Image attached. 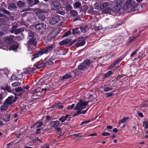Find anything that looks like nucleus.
I'll use <instances>...</instances> for the list:
<instances>
[{
	"label": "nucleus",
	"instance_id": "13",
	"mask_svg": "<svg viewBox=\"0 0 148 148\" xmlns=\"http://www.w3.org/2000/svg\"><path fill=\"white\" fill-rule=\"evenodd\" d=\"M17 8L15 3H11L8 7V9L10 11H16Z\"/></svg>",
	"mask_w": 148,
	"mask_h": 148
},
{
	"label": "nucleus",
	"instance_id": "6",
	"mask_svg": "<svg viewBox=\"0 0 148 148\" xmlns=\"http://www.w3.org/2000/svg\"><path fill=\"white\" fill-rule=\"evenodd\" d=\"M36 39L34 38H31L29 39L27 44L28 47L32 49H34V47H36L37 45V43L35 41Z\"/></svg>",
	"mask_w": 148,
	"mask_h": 148
},
{
	"label": "nucleus",
	"instance_id": "7",
	"mask_svg": "<svg viewBox=\"0 0 148 148\" xmlns=\"http://www.w3.org/2000/svg\"><path fill=\"white\" fill-rule=\"evenodd\" d=\"M60 122L59 121H53L51 124H53L51 125V127L53 128H55V129L57 130V132H60L61 130V129L60 127H58L59 126Z\"/></svg>",
	"mask_w": 148,
	"mask_h": 148
},
{
	"label": "nucleus",
	"instance_id": "52",
	"mask_svg": "<svg viewBox=\"0 0 148 148\" xmlns=\"http://www.w3.org/2000/svg\"><path fill=\"white\" fill-rule=\"evenodd\" d=\"M18 80H21L23 77V75L22 74H19L17 75L16 76Z\"/></svg>",
	"mask_w": 148,
	"mask_h": 148
},
{
	"label": "nucleus",
	"instance_id": "10",
	"mask_svg": "<svg viewBox=\"0 0 148 148\" xmlns=\"http://www.w3.org/2000/svg\"><path fill=\"white\" fill-rule=\"evenodd\" d=\"M44 27V23H36L34 27L36 29L40 30H41Z\"/></svg>",
	"mask_w": 148,
	"mask_h": 148
},
{
	"label": "nucleus",
	"instance_id": "59",
	"mask_svg": "<svg viewBox=\"0 0 148 148\" xmlns=\"http://www.w3.org/2000/svg\"><path fill=\"white\" fill-rule=\"evenodd\" d=\"M11 79L12 80H14L17 79V78L15 75H13L11 77Z\"/></svg>",
	"mask_w": 148,
	"mask_h": 148
},
{
	"label": "nucleus",
	"instance_id": "60",
	"mask_svg": "<svg viewBox=\"0 0 148 148\" xmlns=\"http://www.w3.org/2000/svg\"><path fill=\"white\" fill-rule=\"evenodd\" d=\"M20 85V83L19 82H14L12 84V85L13 86H18V85Z\"/></svg>",
	"mask_w": 148,
	"mask_h": 148
},
{
	"label": "nucleus",
	"instance_id": "33",
	"mask_svg": "<svg viewBox=\"0 0 148 148\" xmlns=\"http://www.w3.org/2000/svg\"><path fill=\"white\" fill-rule=\"evenodd\" d=\"M124 5L126 6L127 8H128L131 7V1L128 0H126L125 2Z\"/></svg>",
	"mask_w": 148,
	"mask_h": 148
},
{
	"label": "nucleus",
	"instance_id": "47",
	"mask_svg": "<svg viewBox=\"0 0 148 148\" xmlns=\"http://www.w3.org/2000/svg\"><path fill=\"white\" fill-rule=\"evenodd\" d=\"M73 136L75 137L76 138H80L82 136V133H79L74 134L73 135Z\"/></svg>",
	"mask_w": 148,
	"mask_h": 148
},
{
	"label": "nucleus",
	"instance_id": "18",
	"mask_svg": "<svg viewBox=\"0 0 148 148\" xmlns=\"http://www.w3.org/2000/svg\"><path fill=\"white\" fill-rule=\"evenodd\" d=\"M18 45L17 43L16 44H13L10 46L9 50H13L16 51V49L18 47Z\"/></svg>",
	"mask_w": 148,
	"mask_h": 148
},
{
	"label": "nucleus",
	"instance_id": "9",
	"mask_svg": "<svg viewBox=\"0 0 148 148\" xmlns=\"http://www.w3.org/2000/svg\"><path fill=\"white\" fill-rule=\"evenodd\" d=\"M14 36L13 35H10L9 36H7L5 39V42L7 44H10L14 42L13 38Z\"/></svg>",
	"mask_w": 148,
	"mask_h": 148
},
{
	"label": "nucleus",
	"instance_id": "56",
	"mask_svg": "<svg viewBox=\"0 0 148 148\" xmlns=\"http://www.w3.org/2000/svg\"><path fill=\"white\" fill-rule=\"evenodd\" d=\"M75 106L74 104H73L71 105L68 106L67 107L68 109H73Z\"/></svg>",
	"mask_w": 148,
	"mask_h": 148
},
{
	"label": "nucleus",
	"instance_id": "2",
	"mask_svg": "<svg viewBox=\"0 0 148 148\" xmlns=\"http://www.w3.org/2000/svg\"><path fill=\"white\" fill-rule=\"evenodd\" d=\"M88 36H85L84 37H81L77 38L76 39L77 42L75 44V46L77 47L82 46L84 45L86 43V40L88 38Z\"/></svg>",
	"mask_w": 148,
	"mask_h": 148
},
{
	"label": "nucleus",
	"instance_id": "53",
	"mask_svg": "<svg viewBox=\"0 0 148 148\" xmlns=\"http://www.w3.org/2000/svg\"><path fill=\"white\" fill-rule=\"evenodd\" d=\"M65 118V117H64V116H63L60 117L59 119V121H60L62 122H64L66 120V119Z\"/></svg>",
	"mask_w": 148,
	"mask_h": 148
},
{
	"label": "nucleus",
	"instance_id": "48",
	"mask_svg": "<svg viewBox=\"0 0 148 148\" xmlns=\"http://www.w3.org/2000/svg\"><path fill=\"white\" fill-rule=\"evenodd\" d=\"M113 91L112 92H108L107 93H106L105 94V96L106 97H108L110 96H112L114 94V93H112V92H113Z\"/></svg>",
	"mask_w": 148,
	"mask_h": 148
},
{
	"label": "nucleus",
	"instance_id": "37",
	"mask_svg": "<svg viewBox=\"0 0 148 148\" xmlns=\"http://www.w3.org/2000/svg\"><path fill=\"white\" fill-rule=\"evenodd\" d=\"M143 125L144 126V128L147 129L148 128V120L146 119L143 122Z\"/></svg>",
	"mask_w": 148,
	"mask_h": 148
},
{
	"label": "nucleus",
	"instance_id": "64",
	"mask_svg": "<svg viewBox=\"0 0 148 148\" xmlns=\"http://www.w3.org/2000/svg\"><path fill=\"white\" fill-rule=\"evenodd\" d=\"M40 129H38L36 130V134H38L40 133Z\"/></svg>",
	"mask_w": 148,
	"mask_h": 148
},
{
	"label": "nucleus",
	"instance_id": "25",
	"mask_svg": "<svg viewBox=\"0 0 148 148\" xmlns=\"http://www.w3.org/2000/svg\"><path fill=\"white\" fill-rule=\"evenodd\" d=\"M87 68L86 65L83 62L78 66V69L80 70H83Z\"/></svg>",
	"mask_w": 148,
	"mask_h": 148
},
{
	"label": "nucleus",
	"instance_id": "63",
	"mask_svg": "<svg viewBox=\"0 0 148 148\" xmlns=\"http://www.w3.org/2000/svg\"><path fill=\"white\" fill-rule=\"evenodd\" d=\"M123 75H119L117 76V77L116 78V79H119L122 78L123 77Z\"/></svg>",
	"mask_w": 148,
	"mask_h": 148
},
{
	"label": "nucleus",
	"instance_id": "43",
	"mask_svg": "<svg viewBox=\"0 0 148 148\" xmlns=\"http://www.w3.org/2000/svg\"><path fill=\"white\" fill-rule=\"evenodd\" d=\"M139 49H136L130 55V57H134V56L136 54L137 52L138 51Z\"/></svg>",
	"mask_w": 148,
	"mask_h": 148
},
{
	"label": "nucleus",
	"instance_id": "42",
	"mask_svg": "<svg viewBox=\"0 0 148 148\" xmlns=\"http://www.w3.org/2000/svg\"><path fill=\"white\" fill-rule=\"evenodd\" d=\"M22 88L21 87H18L17 88H15L14 91L16 92H18L20 91H22ZM14 90H12V92H14Z\"/></svg>",
	"mask_w": 148,
	"mask_h": 148
},
{
	"label": "nucleus",
	"instance_id": "58",
	"mask_svg": "<svg viewBox=\"0 0 148 148\" xmlns=\"http://www.w3.org/2000/svg\"><path fill=\"white\" fill-rule=\"evenodd\" d=\"M80 31L82 32L83 33H85L86 32V29L84 27H81L79 28Z\"/></svg>",
	"mask_w": 148,
	"mask_h": 148
},
{
	"label": "nucleus",
	"instance_id": "29",
	"mask_svg": "<svg viewBox=\"0 0 148 148\" xmlns=\"http://www.w3.org/2000/svg\"><path fill=\"white\" fill-rule=\"evenodd\" d=\"M10 115L8 114L5 115V117L3 118V120L6 122H8L10 120Z\"/></svg>",
	"mask_w": 148,
	"mask_h": 148
},
{
	"label": "nucleus",
	"instance_id": "19",
	"mask_svg": "<svg viewBox=\"0 0 148 148\" xmlns=\"http://www.w3.org/2000/svg\"><path fill=\"white\" fill-rule=\"evenodd\" d=\"M0 11H2L4 13L7 14L8 16H10L12 14L11 12L7 10L4 8H2L0 9Z\"/></svg>",
	"mask_w": 148,
	"mask_h": 148
},
{
	"label": "nucleus",
	"instance_id": "22",
	"mask_svg": "<svg viewBox=\"0 0 148 148\" xmlns=\"http://www.w3.org/2000/svg\"><path fill=\"white\" fill-rule=\"evenodd\" d=\"M113 72L111 71H109L107 72V73L103 75V77L104 79L106 78V77H109L111 75L113 74Z\"/></svg>",
	"mask_w": 148,
	"mask_h": 148
},
{
	"label": "nucleus",
	"instance_id": "1",
	"mask_svg": "<svg viewBox=\"0 0 148 148\" xmlns=\"http://www.w3.org/2000/svg\"><path fill=\"white\" fill-rule=\"evenodd\" d=\"M76 75H77L76 73V71L73 70L67 72L64 75L60 77V79L62 81H64L69 78H73Z\"/></svg>",
	"mask_w": 148,
	"mask_h": 148
},
{
	"label": "nucleus",
	"instance_id": "45",
	"mask_svg": "<svg viewBox=\"0 0 148 148\" xmlns=\"http://www.w3.org/2000/svg\"><path fill=\"white\" fill-rule=\"evenodd\" d=\"M129 118L128 117H124L119 122V123H123L125 122Z\"/></svg>",
	"mask_w": 148,
	"mask_h": 148
},
{
	"label": "nucleus",
	"instance_id": "12",
	"mask_svg": "<svg viewBox=\"0 0 148 148\" xmlns=\"http://www.w3.org/2000/svg\"><path fill=\"white\" fill-rule=\"evenodd\" d=\"M14 98V97L13 96H11L9 97L4 102L9 106L12 104L13 99Z\"/></svg>",
	"mask_w": 148,
	"mask_h": 148
},
{
	"label": "nucleus",
	"instance_id": "31",
	"mask_svg": "<svg viewBox=\"0 0 148 148\" xmlns=\"http://www.w3.org/2000/svg\"><path fill=\"white\" fill-rule=\"evenodd\" d=\"M123 57H122V56H121L119 57L118 58H117L116 60H115L113 62V63L115 65H116L119 62L123 59Z\"/></svg>",
	"mask_w": 148,
	"mask_h": 148
},
{
	"label": "nucleus",
	"instance_id": "49",
	"mask_svg": "<svg viewBox=\"0 0 148 148\" xmlns=\"http://www.w3.org/2000/svg\"><path fill=\"white\" fill-rule=\"evenodd\" d=\"M71 33V32L70 30H69L66 32L65 34L63 36V37H65L69 35Z\"/></svg>",
	"mask_w": 148,
	"mask_h": 148
},
{
	"label": "nucleus",
	"instance_id": "11",
	"mask_svg": "<svg viewBox=\"0 0 148 148\" xmlns=\"http://www.w3.org/2000/svg\"><path fill=\"white\" fill-rule=\"evenodd\" d=\"M43 54H44V53L43 50H42V49H41L40 51H38L35 55H33L34 57L32 58V61H34V59L39 57V56H41Z\"/></svg>",
	"mask_w": 148,
	"mask_h": 148
},
{
	"label": "nucleus",
	"instance_id": "41",
	"mask_svg": "<svg viewBox=\"0 0 148 148\" xmlns=\"http://www.w3.org/2000/svg\"><path fill=\"white\" fill-rule=\"evenodd\" d=\"M88 6L86 4L84 5L82 8V9L83 11L86 12L88 8Z\"/></svg>",
	"mask_w": 148,
	"mask_h": 148
},
{
	"label": "nucleus",
	"instance_id": "54",
	"mask_svg": "<svg viewBox=\"0 0 148 148\" xmlns=\"http://www.w3.org/2000/svg\"><path fill=\"white\" fill-rule=\"evenodd\" d=\"M110 135V133L107 132H103L101 134V135L103 136H108Z\"/></svg>",
	"mask_w": 148,
	"mask_h": 148
},
{
	"label": "nucleus",
	"instance_id": "15",
	"mask_svg": "<svg viewBox=\"0 0 148 148\" xmlns=\"http://www.w3.org/2000/svg\"><path fill=\"white\" fill-rule=\"evenodd\" d=\"M138 37L137 36H132L129 37V39L126 42L127 44H129L132 42H133Z\"/></svg>",
	"mask_w": 148,
	"mask_h": 148
},
{
	"label": "nucleus",
	"instance_id": "28",
	"mask_svg": "<svg viewBox=\"0 0 148 148\" xmlns=\"http://www.w3.org/2000/svg\"><path fill=\"white\" fill-rule=\"evenodd\" d=\"M63 107V105H60L58 104H57L52 105L51 107L53 108H57L59 109H62Z\"/></svg>",
	"mask_w": 148,
	"mask_h": 148
},
{
	"label": "nucleus",
	"instance_id": "40",
	"mask_svg": "<svg viewBox=\"0 0 148 148\" xmlns=\"http://www.w3.org/2000/svg\"><path fill=\"white\" fill-rule=\"evenodd\" d=\"M84 64H85L86 65V67L87 68L88 67V66L90 64V61L89 59H87L85 60H84V61L83 62Z\"/></svg>",
	"mask_w": 148,
	"mask_h": 148
},
{
	"label": "nucleus",
	"instance_id": "62",
	"mask_svg": "<svg viewBox=\"0 0 148 148\" xmlns=\"http://www.w3.org/2000/svg\"><path fill=\"white\" fill-rule=\"evenodd\" d=\"M80 18V16H77L73 20V22H75L77 20H79V19Z\"/></svg>",
	"mask_w": 148,
	"mask_h": 148
},
{
	"label": "nucleus",
	"instance_id": "17",
	"mask_svg": "<svg viewBox=\"0 0 148 148\" xmlns=\"http://www.w3.org/2000/svg\"><path fill=\"white\" fill-rule=\"evenodd\" d=\"M72 34L73 35L77 34L79 35L80 34L79 28L76 27L72 29Z\"/></svg>",
	"mask_w": 148,
	"mask_h": 148
},
{
	"label": "nucleus",
	"instance_id": "46",
	"mask_svg": "<svg viewBox=\"0 0 148 148\" xmlns=\"http://www.w3.org/2000/svg\"><path fill=\"white\" fill-rule=\"evenodd\" d=\"M66 10L67 11H71L72 8V7L71 5H67L66 6Z\"/></svg>",
	"mask_w": 148,
	"mask_h": 148
},
{
	"label": "nucleus",
	"instance_id": "35",
	"mask_svg": "<svg viewBox=\"0 0 148 148\" xmlns=\"http://www.w3.org/2000/svg\"><path fill=\"white\" fill-rule=\"evenodd\" d=\"M46 66L47 65H53L54 64V62L50 59L48 60L45 62Z\"/></svg>",
	"mask_w": 148,
	"mask_h": 148
},
{
	"label": "nucleus",
	"instance_id": "30",
	"mask_svg": "<svg viewBox=\"0 0 148 148\" xmlns=\"http://www.w3.org/2000/svg\"><path fill=\"white\" fill-rule=\"evenodd\" d=\"M109 3L108 2H106L102 4L100 7V8L101 9H103L108 5Z\"/></svg>",
	"mask_w": 148,
	"mask_h": 148
},
{
	"label": "nucleus",
	"instance_id": "5",
	"mask_svg": "<svg viewBox=\"0 0 148 148\" xmlns=\"http://www.w3.org/2000/svg\"><path fill=\"white\" fill-rule=\"evenodd\" d=\"M55 45L53 44L50 45H48L45 47L43 49H42L44 54H48L50 53L53 49L55 47Z\"/></svg>",
	"mask_w": 148,
	"mask_h": 148
},
{
	"label": "nucleus",
	"instance_id": "20",
	"mask_svg": "<svg viewBox=\"0 0 148 148\" xmlns=\"http://www.w3.org/2000/svg\"><path fill=\"white\" fill-rule=\"evenodd\" d=\"M121 7V6L120 4H116L113 7L114 10L116 11H119Z\"/></svg>",
	"mask_w": 148,
	"mask_h": 148
},
{
	"label": "nucleus",
	"instance_id": "8",
	"mask_svg": "<svg viewBox=\"0 0 148 148\" xmlns=\"http://www.w3.org/2000/svg\"><path fill=\"white\" fill-rule=\"evenodd\" d=\"M60 19V18L58 15H57L51 18L49 21L50 24L54 25L56 24Z\"/></svg>",
	"mask_w": 148,
	"mask_h": 148
},
{
	"label": "nucleus",
	"instance_id": "61",
	"mask_svg": "<svg viewBox=\"0 0 148 148\" xmlns=\"http://www.w3.org/2000/svg\"><path fill=\"white\" fill-rule=\"evenodd\" d=\"M115 66L116 65L113 63L112 64H111L110 66H109L108 69H111L114 66Z\"/></svg>",
	"mask_w": 148,
	"mask_h": 148
},
{
	"label": "nucleus",
	"instance_id": "27",
	"mask_svg": "<svg viewBox=\"0 0 148 148\" xmlns=\"http://www.w3.org/2000/svg\"><path fill=\"white\" fill-rule=\"evenodd\" d=\"M38 18L39 20L42 21H43L45 19V16L43 14H39L38 15Z\"/></svg>",
	"mask_w": 148,
	"mask_h": 148
},
{
	"label": "nucleus",
	"instance_id": "34",
	"mask_svg": "<svg viewBox=\"0 0 148 148\" xmlns=\"http://www.w3.org/2000/svg\"><path fill=\"white\" fill-rule=\"evenodd\" d=\"M81 6V3L79 1L75 2L73 5L74 8H78Z\"/></svg>",
	"mask_w": 148,
	"mask_h": 148
},
{
	"label": "nucleus",
	"instance_id": "44",
	"mask_svg": "<svg viewBox=\"0 0 148 148\" xmlns=\"http://www.w3.org/2000/svg\"><path fill=\"white\" fill-rule=\"evenodd\" d=\"M22 32V29H16L14 31V33L17 35L19 34L20 33Z\"/></svg>",
	"mask_w": 148,
	"mask_h": 148
},
{
	"label": "nucleus",
	"instance_id": "3",
	"mask_svg": "<svg viewBox=\"0 0 148 148\" xmlns=\"http://www.w3.org/2000/svg\"><path fill=\"white\" fill-rule=\"evenodd\" d=\"M89 101H83L82 100H80L77 104L76 106L75 107L74 109L75 110H81L86 107V106L88 104Z\"/></svg>",
	"mask_w": 148,
	"mask_h": 148
},
{
	"label": "nucleus",
	"instance_id": "21",
	"mask_svg": "<svg viewBox=\"0 0 148 148\" xmlns=\"http://www.w3.org/2000/svg\"><path fill=\"white\" fill-rule=\"evenodd\" d=\"M46 66L45 62L39 63L36 65V67L38 69H40L41 67H44Z\"/></svg>",
	"mask_w": 148,
	"mask_h": 148
},
{
	"label": "nucleus",
	"instance_id": "4",
	"mask_svg": "<svg viewBox=\"0 0 148 148\" xmlns=\"http://www.w3.org/2000/svg\"><path fill=\"white\" fill-rule=\"evenodd\" d=\"M51 6L52 9L57 10L61 8V4L59 1H55L51 3Z\"/></svg>",
	"mask_w": 148,
	"mask_h": 148
},
{
	"label": "nucleus",
	"instance_id": "57",
	"mask_svg": "<svg viewBox=\"0 0 148 148\" xmlns=\"http://www.w3.org/2000/svg\"><path fill=\"white\" fill-rule=\"evenodd\" d=\"M65 43V44H68L69 42H71V40L70 39H66L64 40Z\"/></svg>",
	"mask_w": 148,
	"mask_h": 148
},
{
	"label": "nucleus",
	"instance_id": "38",
	"mask_svg": "<svg viewBox=\"0 0 148 148\" xmlns=\"http://www.w3.org/2000/svg\"><path fill=\"white\" fill-rule=\"evenodd\" d=\"M35 34V32H32L31 31H30L29 32H28V37L31 38H34Z\"/></svg>",
	"mask_w": 148,
	"mask_h": 148
},
{
	"label": "nucleus",
	"instance_id": "16",
	"mask_svg": "<svg viewBox=\"0 0 148 148\" xmlns=\"http://www.w3.org/2000/svg\"><path fill=\"white\" fill-rule=\"evenodd\" d=\"M9 107V106L8 104L4 102L3 105L0 107V110L1 111H6L8 109Z\"/></svg>",
	"mask_w": 148,
	"mask_h": 148
},
{
	"label": "nucleus",
	"instance_id": "51",
	"mask_svg": "<svg viewBox=\"0 0 148 148\" xmlns=\"http://www.w3.org/2000/svg\"><path fill=\"white\" fill-rule=\"evenodd\" d=\"M27 3L30 5H34V0H28Z\"/></svg>",
	"mask_w": 148,
	"mask_h": 148
},
{
	"label": "nucleus",
	"instance_id": "26",
	"mask_svg": "<svg viewBox=\"0 0 148 148\" xmlns=\"http://www.w3.org/2000/svg\"><path fill=\"white\" fill-rule=\"evenodd\" d=\"M35 125H36V128H38L41 127L43 125V123L40 121H39L37 122H36L35 123Z\"/></svg>",
	"mask_w": 148,
	"mask_h": 148
},
{
	"label": "nucleus",
	"instance_id": "24",
	"mask_svg": "<svg viewBox=\"0 0 148 148\" xmlns=\"http://www.w3.org/2000/svg\"><path fill=\"white\" fill-rule=\"evenodd\" d=\"M25 2L21 1H18L16 5L19 8L23 7L24 5Z\"/></svg>",
	"mask_w": 148,
	"mask_h": 148
},
{
	"label": "nucleus",
	"instance_id": "23",
	"mask_svg": "<svg viewBox=\"0 0 148 148\" xmlns=\"http://www.w3.org/2000/svg\"><path fill=\"white\" fill-rule=\"evenodd\" d=\"M112 10V9L110 7L107 8L103 10L102 12L103 14H109L111 12Z\"/></svg>",
	"mask_w": 148,
	"mask_h": 148
},
{
	"label": "nucleus",
	"instance_id": "36",
	"mask_svg": "<svg viewBox=\"0 0 148 148\" xmlns=\"http://www.w3.org/2000/svg\"><path fill=\"white\" fill-rule=\"evenodd\" d=\"M77 12L75 10H72L70 11V14L72 16H75L77 15Z\"/></svg>",
	"mask_w": 148,
	"mask_h": 148
},
{
	"label": "nucleus",
	"instance_id": "39",
	"mask_svg": "<svg viewBox=\"0 0 148 148\" xmlns=\"http://www.w3.org/2000/svg\"><path fill=\"white\" fill-rule=\"evenodd\" d=\"M91 121L90 120L86 121H82L80 124V125L81 126H82V127H84L85 125H86L88 124L89 122Z\"/></svg>",
	"mask_w": 148,
	"mask_h": 148
},
{
	"label": "nucleus",
	"instance_id": "14",
	"mask_svg": "<svg viewBox=\"0 0 148 148\" xmlns=\"http://www.w3.org/2000/svg\"><path fill=\"white\" fill-rule=\"evenodd\" d=\"M32 95L33 97L35 96V95H38V93H41V88L39 87L36 89L32 91Z\"/></svg>",
	"mask_w": 148,
	"mask_h": 148
},
{
	"label": "nucleus",
	"instance_id": "55",
	"mask_svg": "<svg viewBox=\"0 0 148 148\" xmlns=\"http://www.w3.org/2000/svg\"><path fill=\"white\" fill-rule=\"evenodd\" d=\"M103 27H102V26H98V27H96L94 28V30H99L101 29H102Z\"/></svg>",
	"mask_w": 148,
	"mask_h": 148
},
{
	"label": "nucleus",
	"instance_id": "50",
	"mask_svg": "<svg viewBox=\"0 0 148 148\" xmlns=\"http://www.w3.org/2000/svg\"><path fill=\"white\" fill-rule=\"evenodd\" d=\"M112 89L113 88H112L106 87L103 90L105 92H107L112 90Z\"/></svg>",
	"mask_w": 148,
	"mask_h": 148
},
{
	"label": "nucleus",
	"instance_id": "32",
	"mask_svg": "<svg viewBox=\"0 0 148 148\" xmlns=\"http://www.w3.org/2000/svg\"><path fill=\"white\" fill-rule=\"evenodd\" d=\"M2 90H4L7 91L8 92H11V89L10 88L9 86H8V85H6L5 87H2L1 88Z\"/></svg>",
	"mask_w": 148,
	"mask_h": 148
}]
</instances>
